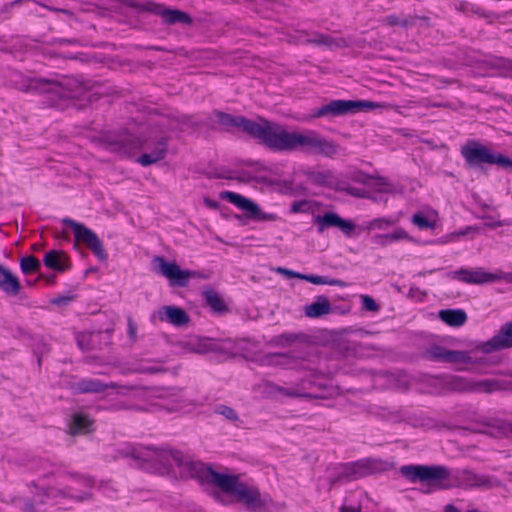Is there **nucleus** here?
<instances>
[{"mask_svg":"<svg viewBox=\"0 0 512 512\" xmlns=\"http://www.w3.org/2000/svg\"><path fill=\"white\" fill-rule=\"evenodd\" d=\"M125 455L131 456L139 466L159 475L171 473L176 466L182 476L207 481L208 471L211 470V467L205 466L202 462L195 461L182 451L171 448H128L125 450Z\"/></svg>","mask_w":512,"mask_h":512,"instance_id":"nucleus-1","label":"nucleus"},{"mask_svg":"<svg viewBox=\"0 0 512 512\" xmlns=\"http://www.w3.org/2000/svg\"><path fill=\"white\" fill-rule=\"evenodd\" d=\"M265 146L273 151H296L334 158L340 151L339 145L315 130L304 132L287 131L276 122L270 124Z\"/></svg>","mask_w":512,"mask_h":512,"instance_id":"nucleus-2","label":"nucleus"},{"mask_svg":"<svg viewBox=\"0 0 512 512\" xmlns=\"http://www.w3.org/2000/svg\"><path fill=\"white\" fill-rule=\"evenodd\" d=\"M11 81L21 91L55 94L62 99L79 98L85 90L79 80L66 76L59 79L25 78L19 73H14Z\"/></svg>","mask_w":512,"mask_h":512,"instance_id":"nucleus-3","label":"nucleus"},{"mask_svg":"<svg viewBox=\"0 0 512 512\" xmlns=\"http://www.w3.org/2000/svg\"><path fill=\"white\" fill-rule=\"evenodd\" d=\"M223 491L235 495L238 501L243 502L250 512H266L272 503L268 495H262L255 487L247 486L239 481L238 476L208 471V479Z\"/></svg>","mask_w":512,"mask_h":512,"instance_id":"nucleus-4","label":"nucleus"},{"mask_svg":"<svg viewBox=\"0 0 512 512\" xmlns=\"http://www.w3.org/2000/svg\"><path fill=\"white\" fill-rule=\"evenodd\" d=\"M400 473L411 483L421 482L437 489L445 488L451 477L450 469L443 465H404Z\"/></svg>","mask_w":512,"mask_h":512,"instance_id":"nucleus-5","label":"nucleus"},{"mask_svg":"<svg viewBox=\"0 0 512 512\" xmlns=\"http://www.w3.org/2000/svg\"><path fill=\"white\" fill-rule=\"evenodd\" d=\"M213 114L223 127L227 129L239 128L265 145L271 121L264 118L253 121L244 116H234L221 111H215Z\"/></svg>","mask_w":512,"mask_h":512,"instance_id":"nucleus-6","label":"nucleus"},{"mask_svg":"<svg viewBox=\"0 0 512 512\" xmlns=\"http://www.w3.org/2000/svg\"><path fill=\"white\" fill-rule=\"evenodd\" d=\"M461 154L472 168L482 164H497L501 167H512V160L502 154H494L492 150L475 140L468 141L461 149Z\"/></svg>","mask_w":512,"mask_h":512,"instance_id":"nucleus-7","label":"nucleus"},{"mask_svg":"<svg viewBox=\"0 0 512 512\" xmlns=\"http://www.w3.org/2000/svg\"><path fill=\"white\" fill-rule=\"evenodd\" d=\"M94 481L83 475H68L64 478L62 487L51 489L50 493L57 492L59 498L75 502L89 501L93 497Z\"/></svg>","mask_w":512,"mask_h":512,"instance_id":"nucleus-8","label":"nucleus"},{"mask_svg":"<svg viewBox=\"0 0 512 512\" xmlns=\"http://www.w3.org/2000/svg\"><path fill=\"white\" fill-rule=\"evenodd\" d=\"M381 105L365 100H332L329 103L322 105L318 108L314 114V118H320L325 116L337 117L349 114H355L364 110H371Z\"/></svg>","mask_w":512,"mask_h":512,"instance_id":"nucleus-9","label":"nucleus"},{"mask_svg":"<svg viewBox=\"0 0 512 512\" xmlns=\"http://www.w3.org/2000/svg\"><path fill=\"white\" fill-rule=\"evenodd\" d=\"M62 222L73 229L77 242L85 244L100 261L107 260L108 254L96 233L70 218H64Z\"/></svg>","mask_w":512,"mask_h":512,"instance_id":"nucleus-10","label":"nucleus"},{"mask_svg":"<svg viewBox=\"0 0 512 512\" xmlns=\"http://www.w3.org/2000/svg\"><path fill=\"white\" fill-rule=\"evenodd\" d=\"M103 146L110 152L121 156H130L142 147V142L132 134L124 132L104 136Z\"/></svg>","mask_w":512,"mask_h":512,"instance_id":"nucleus-11","label":"nucleus"},{"mask_svg":"<svg viewBox=\"0 0 512 512\" xmlns=\"http://www.w3.org/2000/svg\"><path fill=\"white\" fill-rule=\"evenodd\" d=\"M153 264L156 272L166 277L172 285L185 287L193 275L190 270H183L176 262H168L162 256H156Z\"/></svg>","mask_w":512,"mask_h":512,"instance_id":"nucleus-12","label":"nucleus"},{"mask_svg":"<svg viewBox=\"0 0 512 512\" xmlns=\"http://www.w3.org/2000/svg\"><path fill=\"white\" fill-rule=\"evenodd\" d=\"M137 8L141 11L150 12L160 16L166 24H192V18L187 13L177 9L167 8L164 5L153 1L139 3L137 4Z\"/></svg>","mask_w":512,"mask_h":512,"instance_id":"nucleus-13","label":"nucleus"},{"mask_svg":"<svg viewBox=\"0 0 512 512\" xmlns=\"http://www.w3.org/2000/svg\"><path fill=\"white\" fill-rule=\"evenodd\" d=\"M221 197L236 205L238 208L248 212L250 217L253 219L259 221H276L278 219L276 214L261 211L255 202L235 192H222Z\"/></svg>","mask_w":512,"mask_h":512,"instance_id":"nucleus-14","label":"nucleus"},{"mask_svg":"<svg viewBox=\"0 0 512 512\" xmlns=\"http://www.w3.org/2000/svg\"><path fill=\"white\" fill-rule=\"evenodd\" d=\"M319 233H323L330 227L340 229L346 236L350 237L355 230V224L350 220L341 218L337 213L326 212L314 218Z\"/></svg>","mask_w":512,"mask_h":512,"instance_id":"nucleus-15","label":"nucleus"},{"mask_svg":"<svg viewBox=\"0 0 512 512\" xmlns=\"http://www.w3.org/2000/svg\"><path fill=\"white\" fill-rule=\"evenodd\" d=\"M452 278H457L468 284H485L501 280V272L490 273L482 268L465 269L461 268L450 273Z\"/></svg>","mask_w":512,"mask_h":512,"instance_id":"nucleus-16","label":"nucleus"},{"mask_svg":"<svg viewBox=\"0 0 512 512\" xmlns=\"http://www.w3.org/2000/svg\"><path fill=\"white\" fill-rule=\"evenodd\" d=\"M458 485L465 489L483 488L490 489L499 486V482L488 475L478 474L471 470H463L457 476Z\"/></svg>","mask_w":512,"mask_h":512,"instance_id":"nucleus-17","label":"nucleus"},{"mask_svg":"<svg viewBox=\"0 0 512 512\" xmlns=\"http://www.w3.org/2000/svg\"><path fill=\"white\" fill-rule=\"evenodd\" d=\"M478 348L486 354L512 348V320L503 325L497 334L489 341L481 344Z\"/></svg>","mask_w":512,"mask_h":512,"instance_id":"nucleus-18","label":"nucleus"},{"mask_svg":"<svg viewBox=\"0 0 512 512\" xmlns=\"http://www.w3.org/2000/svg\"><path fill=\"white\" fill-rule=\"evenodd\" d=\"M157 316L161 322H167L176 327L186 326L190 322L188 313L178 306H163L158 310Z\"/></svg>","mask_w":512,"mask_h":512,"instance_id":"nucleus-19","label":"nucleus"},{"mask_svg":"<svg viewBox=\"0 0 512 512\" xmlns=\"http://www.w3.org/2000/svg\"><path fill=\"white\" fill-rule=\"evenodd\" d=\"M153 396L168 401L172 406L170 410H178L187 406L183 390L174 387H161L152 390Z\"/></svg>","mask_w":512,"mask_h":512,"instance_id":"nucleus-20","label":"nucleus"},{"mask_svg":"<svg viewBox=\"0 0 512 512\" xmlns=\"http://www.w3.org/2000/svg\"><path fill=\"white\" fill-rule=\"evenodd\" d=\"M108 388H118V393L120 394H125L127 391L133 389L132 386H119L114 382L106 384L98 379L91 378L82 379L77 383V389L80 393H101Z\"/></svg>","mask_w":512,"mask_h":512,"instance_id":"nucleus-21","label":"nucleus"},{"mask_svg":"<svg viewBox=\"0 0 512 512\" xmlns=\"http://www.w3.org/2000/svg\"><path fill=\"white\" fill-rule=\"evenodd\" d=\"M272 357L277 359L276 363L283 365L286 368L309 371L314 379H316L320 375L318 369L315 367H311L308 364L309 361L303 357H298L290 354H274Z\"/></svg>","mask_w":512,"mask_h":512,"instance_id":"nucleus-22","label":"nucleus"},{"mask_svg":"<svg viewBox=\"0 0 512 512\" xmlns=\"http://www.w3.org/2000/svg\"><path fill=\"white\" fill-rule=\"evenodd\" d=\"M302 387H305L302 384ZM268 391L274 395H281L289 398H308V399H324L325 396L319 393L304 392L303 388H294L293 385L285 387L274 383L267 384Z\"/></svg>","mask_w":512,"mask_h":512,"instance_id":"nucleus-23","label":"nucleus"},{"mask_svg":"<svg viewBox=\"0 0 512 512\" xmlns=\"http://www.w3.org/2000/svg\"><path fill=\"white\" fill-rule=\"evenodd\" d=\"M0 290L8 296H16L21 290L19 279L2 264H0Z\"/></svg>","mask_w":512,"mask_h":512,"instance_id":"nucleus-24","label":"nucleus"},{"mask_svg":"<svg viewBox=\"0 0 512 512\" xmlns=\"http://www.w3.org/2000/svg\"><path fill=\"white\" fill-rule=\"evenodd\" d=\"M51 489H56V487H50L47 490H39L31 500H25L24 511L43 512V506L47 503L48 499L59 498L57 492L50 493Z\"/></svg>","mask_w":512,"mask_h":512,"instance_id":"nucleus-25","label":"nucleus"},{"mask_svg":"<svg viewBox=\"0 0 512 512\" xmlns=\"http://www.w3.org/2000/svg\"><path fill=\"white\" fill-rule=\"evenodd\" d=\"M373 472L372 463L369 460H362L356 463L349 464L343 468L341 477L347 480H357L365 477Z\"/></svg>","mask_w":512,"mask_h":512,"instance_id":"nucleus-26","label":"nucleus"},{"mask_svg":"<svg viewBox=\"0 0 512 512\" xmlns=\"http://www.w3.org/2000/svg\"><path fill=\"white\" fill-rule=\"evenodd\" d=\"M167 153V139L165 137H161L156 144L155 149L151 153L142 154L137 162L142 166L146 167L152 164L159 162L164 159Z\"/></svg>","mask_w":512,"mask_h":512,"instance_id":"nucleus-27","label":"nucleus"},{"mask_svg":"<svg viewBox=\"0 0 512 512\" xmlns=\"http://www.w3.org/2000/svg\"><path fill=\"white\" fill-rule=\"evenodd\" d=\"M304 312L307 317L319 318L331 312V304L326 296L320 295L313 303L305 306Z\"/></svg>","mask_w":512,"mask_h":512,"instance_id":"nucleus-28","label":"nucleus"},{"mask_svg":"<svg viewBox=\"0 0 512 512\" xmlns=\"http://www.w3.org/2000/svg\"><path fill=\"white\" fill-rule=\"evenodd\" d=\"M44 264L53 270L63 272L70 268L68 259L62 251L51 250L44 257Z\"/></svg>","mask_w":512,"mask_h":512,"instance_id":"nucleus-29","label":"nucleus"},{"mask_svg":"<svg viewBox=\"0 0 512 512\" xmlns=\"http://www.w3.org/2000/svg\"><path fill=\"white\" fill-rule=\"evenodd\" d=\"M439 318L449 326L460 327L467 321V314L462 309H444L439 311Z\"/></svg>","mask_w":512,"mask_h":512,"instance_id":"nucleus-30","label":"nucleus"},{"mask_svg":"<svg viewBox=\"0 0 512 512\" xmlns=\"http://www.w3.org/2000/svg\"><path fill=\"white\" fill-rule=\"evenodd\" d=\"M202 295L206 301V304L213 310V312L218 314H223L228 312V306L219 295L217 291L212 288L205 289L202 292Z\"/></svg>","mask_w":512,"mask_h":512,"instance_id":"nucleus-31","label":"nucleus"},{"mask_svg":"<svg viewBox=\"0 0 512 512\" xmlns=\"http://www.w3.org/2000/svg\"><path fill=\"white\" fill-rule=\"evenodd\" d=\"M93 421L84 413H75L72 416L69 432L72 435L88 433L92 430Z\"/></svg>","mask_w":512,"mask_h":512,"instance_id":"nucleus-32","label":"nucleus"},{"mask_svg":"<svg viewBox=\"0 0 512 512\" xmlns=\"http://www.w3.org/2000/svg\"><path fill=\"white\" fill-rule=\"evenodd\" d=\"M436 213L434 211L417 212L412 216V223L420 230H433L436 228Z\"/></svg>","mask_w":512,"mask_h":512,"instance_id":"nucleus-33","label":"nucleus"},{"mask_svg":"<svg viewBox=\"0 0 512 512\" xmlns=\"http://www.w3.org/2000/svg\"><path fill=\"white\" fill-rule=\"evenodd\" d=\"M446 386L452 391L471 392V380L461 376L448 377Z\"/></svg>","mask_w":512,"mask_h":512,"instance_id":"nucleus-34","label":"nucleus"},{"mask_svg":"<svg viewBox=\"0 0 512 512\" xmlns=\"http://www.w3.org/2000/svg\"><path fill=\"white\" fill-rule=\"evenodd\" d=\"M302 279L306 280L312 284H315V285H331V286H339V287L346 286V283L340 279L328 278V277L313 275V274H309V275L302 274Z\"/></svg>","mask_w":512,"mask_h":512,"instance_id":"nucleus-35","label":"nucleus"},{"mask_svg":"<svg viewBox=\"0 0 512 512\" xmlns=\"http://www.w3.org/2000/svg\"><path fill=\"white\" fill-rule=\"evenodd\" d=\"M301 41L303 43H312L319 46L328 47H331L336 44V41L333 38L320 33L305 34Z\"/></svg>","mask_w":512,"mask_h":512,"instance_id":"nucleus-36","label":"nucleus"},{"mask_svg":"<svg viewBox=\"0 0 512 512\" xmlns=\"http://www.w3.org/2000/svg\"><path fill=\"white\" fill-rule=\"evenodd\" d=\"M479 361L471 357L469 351L450 350L449 360L451 364H477Z\"/></svg>","mask_w":512,"mask_h":512,"instance_id":"nucleus-37","label":"nucleus"},{"mask_svg":"<svg viewBox=\"0 0 512 512\" xmlns=\"http://www.w3.org/2000/svg\"><path fill=\"white\" fill-rule=\"evenodd\" d=\"M20 268L25 275H29L38 272L41 268V263L35 256L29 255L21 258Z\"/></svg>","mask_w":512,"mask_h":512,"instance_id":"nucleus-38","label":"nucleus"},{"mask_svg":"<svg viewBox=\"0 0 512 512\" xmlns=\"http://www.w3.org/2000/svg\"><path fill=\"white\" fill-rule=\"evenodd\" d=\"M449 353H450L449 349H447L443 346H440V345H433L427 351L429 358H431L435 361H441V362H446V363L449 360Z\"/></svg>","mask_w":512,"mask_h":512,"instance_id":"nucleus-39","label":"nucleus"},{"mask_svg":"<svg viewBox=\"0 0 512 512\" xmlns=\"http://www.w3.org/2000/svg\"><path fill=\"white\" fill-rule=\"evenodd\" d=\"M215 413L223 416L228 421L237 424L240 422V417L235 409L227 405H218L215 407Z\"/></svg>","mask_w":512,"mask_h":512,"instance_id":"nucleus-40","label":"nucleus"},{"mask_svg":"<svg viewBox=\"0 0 512 512\" xmlns=\"http://www.w3.org/2000/svg\"><path fill=\"white\" fill-rule=\"evenodd\" d=\"M497 387V382L493 380L471 381V392L490 393Z\"/></svg>","mask_w":512,"mask_h":512,"instance_id":"nucleus-41","label":"nucleus"},{"mask_svg":"<svg viewBox=\"0 0 512 512\" xmlns=\"http://www.w3.org/2000/svg\"><path fill=\"white\" fill-rule=\"evenodd\" d=\"M383 23L385 25H388V26H396V25H400L402 27H409V26H412L414 25V18L411 17V16H408L404 19H400L398 16L396 15H388L386 16L384 19H383Z\"/></svg>","mask_w":512,"mask_h":512,"instance_id":"nucleus-42","label":"nucleus"},{"mask_svg":"<svg viewBox=\"0 0 512 512\" xmlns=\"http://www.w3.org/2000/svg\"><path fill=\"white\" fill-rule=\"evenodd\" d=\"M302 384L305 385V387H303L304 392H310L309 390H311L313 387H317L319 389L325 388V385H323L321 383H316L315 380L307 379V378L301 379L299 382L295 383L293 385V387L294 388H302Z\"/></svg>","mask_w":512,"mask_h":512,"instance_id":"nucleus-43","label":"nucleus"},{"mask_svg":"<svg viewBox=\"0 0 512 512\" xmlns=\"http://www.w3.org/2000/svg\"><path fill=\"white\" fill-rule=\"evenodd\" d=\"M362 307L371 312H377L380 309V306L376 303V301L368 295L361 296Z\"/></svg>","mask_w":512,"mask_h":512,"instance_id":"nucleus-44","label":"nucleus"},{"mask_svg":"<svg viewBox=\"0 0 512 512\" xmlns=\"http://www.w3.org/2000/svg\"><path fill=\"white\" fill-rule=\"evenodd\" d=\"M387 237L390 240V242L392 243V242H396L399 240L408 239V233L404 229L398 228L395 231H393L392 233L387 234Z\"/></svg>","mask_w":512,"mask_h":512,"instance_id":"nucleus-45","label":"nucleus"},{"mask_svg":"<svg viewBox=\"0 0 512 512\" xmlns=\"http://www.w3.org/2000/svg\"><path fill=\"white\" fill-rule=\"evenodd\" d=\"M391 225H392V222L390 220L384 219V218H379V219H374L373 221H371L369 224V228L382 230V229L388 228Z\"/></svg>","mask_w":512,"mask_h":512,"instance_id":"nucleus-46","label":"nucleus"},{"mask_svg":"<svg viewBox=\"0 0 512 512\" xmlns=\"http://www.w3.org/2000/svg\"><path fill=\"white\" fill-rule=\"evenodd\" d=\"M127 328H128V337L132 342H136L138 339L137 335V324L134 322V320L129 317L127 320Z\"/></svg>","mask_w":512,"mask_h":512,"instance_id":"nucleus-47","label":"nucleus"},{"mask_svg":"<svg viewBox=\"0 0 512 512\" xmlns=\"http://www.w3.org/2000/svg\"><path fill=\"white\" fill-rule=\"evenodd\" d=\"M349 195L357 197V198H369V192L363 189L355 188V187H347L344 189Z\"/></svg>","mask_w":512,"mask_h":512,"instance_id":"nucleus-48","label":"nucleus"},{"mask_svg":"<svg viewBox=\"0 0 512 512\" xmlns=\"http://www.w3.org/2000/svg\"><path fill=\"white\" fill-rule=\"evenodd\" d=\"M139 372L147 374H156L166 372V369L159 365H150L142 367Z\"/></svg>","mask_w":512,"mask_h":512,"instance_id":"nucleus-49","label":"nucleus"},{"mask_svg":"<svg viewBox=\"0 0 512 512\" xmlns=\"http://www.w3.org/2000/svg\"><path fill=\"white\" fill-rule=\"evenodd\" d=\"M351 179L360 184H368V181L371 179V176L361 171H358L351 176Z\"/></svg>","mask_w":512,"mask_h":512,"instance_id":"nucleus-50","label":"nucleus"},{"mask_svg":"<svg viewBox=\"0 0 512 512\" xmlns=\"http://www.w3.org/2000/svg\"><path fill=\"white\" fill-rule=\"evenodd\" d=\"M277 272L288 277V278H299L302 279V274L287 268L278 267Z\"/></svg>","mask_w":512,"mask_h":512,"instance_id":"nucleus-51","label":"nucleus"},{"mask_svg":"<svg viewBox=\"0 0 512 512\" xmlns=\"http://www.w3.org/2000/svg\"><path fill=\"white\" fill-rule=\"evenodd\" d=\"M372 241L374 244L379 246H387L391 243L387 237V234H377L373 236Z\"/></svg>","mask_w":512,"mask_h":512,"instance_id":"nucleus-52","label":"nucleus"},{"mask_svg":"<svg viewBox=\"0 0 512 512\" xmlns=\"http://www.w3.org/2000/svg\"><path fill=\"white\" fill-rule=\"evenodd\" d=\"M73 300L72 296H58L54 298L51 303L55 305H66Z\"/></svg>","mask_w":512,"mask_h":512,"instance_id":"nucleus-53","label":"nucleus"},{"mask_svg":"<svg viewBox=\"0 0 512 512\" xmlns=\"http://www.w3.org/2000/svg\"><path fill=\"white\" fill-rule=\"evenodd\" d=\"M498 428L500 433L503 435L512 434V423L502 422L499 424Z\"/></svg>","mask_w":512,"mask_h":512,"instance_id":"nucleus-54","label":"nucleus"},{"mask_svg":"<svg viewBox=\"0 0 512 512\" xmlns=\"http://www.w3.org/2000/svg\"><path fill=\"white\" fill-rule=\"evenodd\" d=\"M340 510L341 512H361V506H349L346 503H344Z\"/></svg>","mask_w":512,"mask_h":512,"instance_id":"nucleus-55","label":"nucleus"},{"mask_svg":"<svg viewBox=\"0 0 512 512\" xmlns=\"http://www.w3.org/2000/svg\"><path fill=\"white\" fill-rule=\"evenodd\" d=\"M204 203L206 204L207 207L212 209H217L219 207L218 202L210 198H205Z\"/></svg>","mask_w":512,"mask_h":512,"instance_id":"nucleus-56","label":"nucleus"},{"mask_svg":"<svg viewBox=\"0 0 512 512\" xmlns=\"http://www.w3.org/2000/svg\"><path fill=\"white\" fill-rule=\"evenodd\" d=\"M304 204H305V203H303V202H296V203H294V204L292 205V207H291L292 212H295V213H297V212H301V211H302V206H303Z\"/></svg>","mask_w":512,"mask_h":512,"instance_id":"nucleus-57","label":"nucleus"},{"mask_svg":"<svg viewBox=\"0 0 512 512\" xmlns=\"http://www.w3.org/2000/svg\"><path fill=\"white\" fill-rule=\"evenodd\" d=\"M501 280L512 283V273L501 272Z\"/></svg>","mask_w":512,"mask_h":512,"instance_id":"nucleus-58","label":"nucleus"},{"mask_svg":"<svg viewBox=\"0 0 512 512\" xmlns=\"http://www.w3.org/2000/svg\"><path fill=\"white\" fill-rule=\"evenodd\" d=\"M445 512H460V511L453 504H448L445 507Z\"/></svg>","mask_w":512,"mask_h":512,"instance_id":"nucleus-59","label":"nucleus"},{"mask_svg":"<svg viewBox=\"0 0 512 512\" xmlns=\"http://www.w3.org/2000/svg\"><path fill=\"white\" fill-rule=\"evenodd\" d=\"M282 338H285L287 342L291 343L296 339V336L293 334L283 335Z\"/></svg>","mask_w":512,"mask_h":512,"instance_id":"nucleus-60","label":"nucleus"},{"mask_svg":"<svg viewBox=\"0 0 512 512\" xmlns=\"http://www.w3.org/2000/svg\"><path fill=\"white\" fill-rule=\"evenodd\" d=\"M471 230H474V228L473 227H467L465 230L459 231L458 235L459 236H464V235H466Z\"/></svg>","mask_w":512,"mask_h":512,"instance_id":"nucleus-61","label":"nucleus"},{"mask_svg":"<svg viewBox=\"0 0 512 512\" xmlns=\"http://www.w3.org/2000/svg\"><path fill=\"white\" fill-rule=\"evenodd\" d=\"M324 180H325V176H324L323 174L319 173V174L316 176V181H317L318 183H322V182H324Z\"/></svg>","mask_w":512,"mask_h":512,"instance_id":"nucleus-62","label":"nucleus"},{"mask_svg":"<svg viewBox=\"0 0 512 512\" xmlns=\"http://www.w3.org/2000/svg\"><path fill=\"white\" fill-rule=\"evenodd\" d=\"M378 183L381 184V185H386L387 181H386L385 178L380 177V178H378Z\"/></svg>","mask_w":512,"mask_h":512,"instance_id":"nucleus-63","label":"nucleus"},{"mask_svg":"<svg viewBox=\"0 0 512 512\" xmlns=\"http://www.w3.org/2000/svg\"><path fill=\"white\" fill-rule=\"evenodd\" d=\"M508 67L511 70V75H512V63L511 62H508Z\"/></svg>","mask_w":512,"mask_h":512,"instance_id":"nucleus-64","label":"nucleus"}]
</instances>
